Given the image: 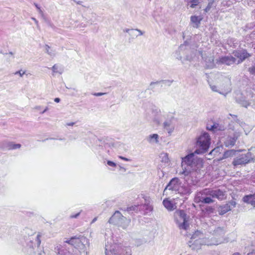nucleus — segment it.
Listing matches in <instances>:
<instances>
[{"mask_svg": "<svg viewBox=\"0 0 255 255\" xmlns=\"http://www.w3.org/2000/svg\"><path fill=\"white\" fill-rule=\"evenodd\" d=\"M224 197L225 192L221 189L212 190L205 188L197 193L195 197V201L198 203L209 204L214 202L212 198H216L222 200Z\"/></svg>", "mask_w": 255, "mask_h": 255, "instance_id": "f257e3e1", "label": "nucleus"}, {"mask_svg": "<svg viewBox=\"0 0 255 255\" xmlns=\"http://www.w3.org/2000/svg\"><path fill=\"white\" fill-rule=\"evenodd\" d=\"M41 235L33 233L29 236L25 240L26 246L24 252L27 255H44L45 253L39 249L41 243Z\"/></svg>", "mask_w": 255, "mask_h": 255, "instance_id": "f03ea898", "label": "nucleus"}, {"mask_svg": "<svg viewBox=\"0 0 255 255\" xmlns=\"http://www.w3.org/2000/svg\"><path fill=\"white\" fill-rule=\"evenodd\" d=\"M112 233H110V236H108V233H105L107 241L105 243L106 255H131V251L129 248H123L120 245L112 243Z\"/></svg>", "mask_w": 255, "mask_h": 255, "instance_id": "7ed1b4c3", "label": "nucleus"}, {"mask_svg": "<svg viewBox=\"0 0 255 255\" xmlns=\"http://www.w3.org/2000/svg\"><path fill=\"white\" fill-rule=\"evenodd\" d=\"M246 93L247 97L240 93L237 94L235 97L236 102L246 108L251 106L255 109V88L247 89Z\"/></svg>", "mask_w": 255, "mask_h": 255, "instance_id": "20e7f679", "label": "nucleus"}, {"mask_svg": "<svg viewBox=\"0 0 255 255\" xmlns=\"http://www.w3.org/2000/svg\"><path fill=\"white\" fill-rule=\"evenodd\" d=\"M210 144L211 138L209 134L206 132L202 133L197 138L195 153L197 154L205 153L208 151Z\"/></svg>", "mask_w": 255, "mask_h": 255, "instance_id": "39448f33", "label": "nucleus"}, {"mask_svg": "<svg viewBox=\"0 0 255 255\" xmlns=\"http://www.w3.org/2000/svg\"><path fill=\"white\" fill-rule=\"evenodd\" d=\"M196 55H201L202 58L204 60L205 63V66L207 68L211 69L215 67V65L214 62L213 56L211 54L209 56H207L206 54H203L201 51H197V50L192 51L191 55H186L185 59L190 61H192Z\"/></svg>", "mask_w": 255, "mask_h": 255, "instance_id": "423d86ee", "label": "nucleus"}, {"mask_svg": "<svg viewBox=\"0 0 255 255\" xmlns=\"http://www.w3.org/2000/svg\"><path fill=\"white\" fill-rule=\"evenodd\" d=\"M108 222L121 226L123 229H126L130 223V220H128L119 211H116L110 218Z\"/></svg>", "mask_w": 255, "mask_h": 255, "instance_id": "0eeeda50", "label": "nucleus"}, {"mask_svg": "<svg viewBox=\"0 0 255 255\" xmlns=\"http://www.w3.org/2000/svg\"><path fill=\"white\" fill-rule=\"evenodd\" d=\"M196 153L191 152L185 157L182 158L181 166L182 167L183 171L180 173V174H183L185 176H188L189 174V167L191 166L193 160L195 159Z\"/></svg>", "mask_w": 255, "mask_h": 255, "instance_id": "6e6552de", "label": "nucleus"}, {"mask_svg": "<svg viewBox=\"0 0 255 255\" xmlns=\"http://www.w3.org/2000/svg\"><path fill=\"white\" fill-rule=\"evenodd\" d=\"M253 161L252 154L248 152L246 154H242L237 156L232 162L233 165L237 167L239 165H245Z\"/></svg>", "mask_w": 255, "mask_h": 255, "instance_id": "1a4fd4ad", "label": "nucleus"}, {"mask_svg": "<svg viewBox=\"0 0 255 255\" xmlns=\"http://www.w3.org/2000/svg\"><path fill=\"white\" fill-rule=\"evenodd\" d=\"M175 216L177 219L178 227L180 229L187 230L189 227L188 217L184 210H178Z\"/></svg>", "mask_w": 255, "mask_h": 255, "instance_id": "9d476101", "label": "nucleus"}, {"mask_svg": "<svg viewBox=\"0 0 255 255\" xmlns=\"http://www.w3.org/2000/svg\"><path fill=\"white\" fill-rule=\"evenodd\" d=\"M177 119L172 116H170L165 120L163 123V128L167 131L169 135H171L174 131Z\"/></svg>", "mask_w": 255, "mask_h": 255, "instance_id": "9b49d317", "label": "nucleus"}, {"mask_svg": "<svg viewBox=\"0 0 255 255\" xmlns=\"http://www.w3.org/2000/svg\"><path fill=\"white\" fill-rule=\"evenodd\" d=\"M180 183V180L178 178H173L166 185L164 192L167 190L178 191L179 190Z\"/></svg>", "mask_w": 255, "mask_h": 255, "instance_id": "f8f14e48", "label": "nucleus"}, {"mask_svg": "<svg viewBox=\"0 0 255 255\" xmlns=\"http://www.w3.org/2000/svg\"><path fill=\"white\" fill-rule=\"evenodd\" d=\"M189 51V47L188 42L185 41L184 44H181L178 49L174 53V56L176 59L182 60V55L187 54Z\"/></svg>", "mask_w": 255, "mask_h": 255, "instance_id": "ddd939ff", "label": "nucleus"}, {"mask_svg": "<svg viewBox=\"0 0 255 255\" xmlns=\"http://www.w3.org/2000/svg\"><path fill=\"white\" fill-rule=\"evenodd\" d=\"M205 245L204 238H200L196 240H190L188 242V246L192 250L198 251L201 249V246Z\"/></svg>", "mask_w": 255, "mask_h": 255, "instance_id": "4468645a", "label": "nucleus"}, {"mask_svg": "<svg viewBox=\"0 0 255 255\" xmlns=\"http://www.w3.org/2000/svg\"><path fill=\"white\" fill-rule=\"evenodd\" d=\"M153 210V207L150 204L148 200L145 199V203L139 205V212L141 214L147 215L150 213Z\"/></svg>", "mask_w": 255, "mask_h": 255, "instance_id": "2eb2a0df", "label": "nucleus"}, {"mask_svg": "<svg viewBox=\"0 0 255 255\" xmlns=\"http://www.w3.org/2000/svg\"><path fill=\"white\" fill-rule=\"evenodd\" d=\"M234 55L236 57V64H239L243 61L246 58H248L250 55L246 50H241L236 51L233 52Z\"/></svg>", "mask_w": 255, "mask_h": 255, "instance_id": "dca6fc26", "label": "nucleus"}, {"mask_svg": "<svg viewBox=\"0 0 255 255\" xmlns=\"http://www.w3.org/2000/svg\"><path fill=\"white\" fill-rule=\"evenodd\" d=\"M203 162L202 159L196 156L191 166H189V173L192 171H197L202 167Z\"/></svg>", "mask_w": 255, "mask_h": 255, "instance_id": "f3484780", "label": "nucleus"}, {"mask_svg": "<svg viewBox=\"0 0 255 255\" xmlns=\"http://www.w3.org/2000/svg\"><path fill=\"white\" fill-rule=\"evenodd\" d=\"M237 59L232 56H222L219 58L217 61V63L224 64L227 65H231L233 64L236 63Z\"/></svg>", "mask_w": 255, "mask_h": 255, "instance_id": "a211bd4d", "label": "nucleus"}, {"mask_svg": "<svg viewBox=\"0 0 255 255\" xmlns=\"http://www.w3.org/2000/svg\"><path fill=\"white\" fill-rule=\"evenodd\" d=\"M236 205V202L234 200L229 201L226 204L220 207V214L224 215L228 211L231 210L233 208H235Z\"/></svg>", "mask_w": 255, "mask_h": 255, "instance_id": "6ab92c4d", "label": "nucleus"}, {"mask_svg": "<svg viewBox=\"0 0 255 255\" xmlns=\"http://www.w3.org/2000/svg\"><path fill=\"white\" fill-rule=\"evenodd\" d=\"M225 232L223 228L218 227L214 231L213 235L216 236V237L220 240L222 243H224L225 241Z\"/></svg>", "mask_w": 255, "mask_h": 255, "instance_id": "aec40b11", "label": "nucleus"}, {"mask_svg": "<svg viewBox=\"0 0 255 255\" xmlns=\"http://www.w3.org/2000/svg\"><path fill=\"white\" fill-rule=\"evenodd\" d=\"M205 245L207 246L218 245L223 243L216 236H213L210 238H204Z\"/></svg>", "mask_w": 255, "mask_h": 255, "instance_id": "412c9836", "label": "nucleus"}, {"mask_svg": "<svg viewBox=\"0 0 255 255\" xmlns=\"http://www.w3.org/2000/svg\"><path fill=\"white\" fill-rule=\"evenodd\" d=\"M71 245L72 246H78L80 243H83L85 241L87 242V239L82 236H74L70 239Z\"/></svg>", "mask_w": 255, "mask_h": 255, "instance_id": "4be33fe9", "label": "nucleus"}, {"mask_svg": "<svg viewBox=\"0 0 255 255\" xmlns=\"http://www.w3.org/2000/svg\"><path fill=\"white\" fill-rule=\"evenodd\" d=\"M243 201L245 203L250 204L255 207V194L245 196L243 198Z\"/></svg>", "mask_w": 255, "mask_h": 255, "instance_id": "5701e85b", "label": "nucleus"}, {"mask_svg": "<svg viewBox=\"0 0 255 255\" xmlns=\"http://www.w3.org/2000/svg\"><path fill=\"white\" fill-rule=\"evenodd\" d=\"M202 19L200 16L192 15L190 17L191 22L194 24L193 26L196 28L199 27Z\"/></svg>", "mask_w": 255, "mask_h": 255, "instance_id": "b1692460", "label": "nucleus"}, {"mask_svg": "<svg viewBox=\"0 0 255 255\" xmlns=\"http://www.w3.org/2000/svg\"><path fill=\"white\" fill-rule=\"evenodd\" d=\"M210 86L213 91L218 92L224 96H226V95L231 91V88L230 87L227 88L224 92H221L217 89V87L215 85H210Z\"/></svg>", "mask_w": 255, "mask_h": 255, "instance_id": "393cba45", "label": "nucleus"}, {"mask_svg": "<svg viewBox=\"0 0 255 255\" xmlns=\"http://www.w3.org/2000/svg\"><path fill=\"white\" fill-rule=\"evenodd\" d=\"M237 139V137L235 135L233 136H229L225 142V145L227 147L233 146L235 145Z\"/></svg>", "mask_w": 255, "mask_h": 255, "instance_id": "a878e982", "label": "nucleus"}, {"mask_svg": "<svg viewBox=\"0 0 255 255\" xmlns=\"http://www.w3.org/2000/svg\"><path fill=\"white\" fill-rule=\"evenodd\" d=\"M159 135L156 133L150 134L146 138L147 141L150 143H157L159 142Z\"/></svg>", "mask_w": 255, "mask_h": 255, "instance_id": "bb28decb", "label": "nucleus"}, {"mask_svg": "<svg viewBox=\"0 0 255 255\" xmlns=\"http://www.w3.org/2000/svg\"><path fill=\"white\" fill-rule=\"evenodd\" d=\"M162 203L165 208L168 211H172L174 210V205L170 200L165 199L163 200Z\"/></svg>", "mask_w": 255, "mask_h": 255, "instance_id": "cd10ccee", "label": "nucleus"}, {"mask_svg": "<svg viewBox=\"0 0 255 255\" xmlns=\"http://www.w3.org/2000/svg\"><path fill=\"white\" fill-rule=\"evenodd\" d=\"M178 191V193L183 195H189L191 193V190L190 188L186 186H181Z\"/></svg>", "mask_w": 255, "mask_h": 255, "instance_id": "c85d7f7f", "label": "nucleus"}, {"mask_svg": "<svg viewBox=\"0 0 255 255\" xmlns=\"http://www.w3.org/2000/svg\"><path fill=\"white\" fill-rule=\"evenodd\" d=\"M55 251L59 255H62L63 254H65V255H70L69 252L65 251L62 249V247L61 245H58L55 248Z\"/></svg>", "mask_w": 255, "mask_h": 255, "instance_id": "c756f323", "label": "nucleus"}, {"mask_svg": "<svg viewBox=\"0 0 255 255\" xmlns=\"http://www.w3.org/2000/svg\"><path fill=\"white\" fill-rule=\"evenodd\" d=\"M99 145L103 146H104L105 148H106L107 147L111 146V145L112 146H116L117 143H112V142H108L106 141V140H99Z\"/></svg>", "mask_w": 255, "mask_h": 255, "instance_id": "7c9ffc66", "label": "nucleus"}, {"mask_svg": "<svg viewBox=\"0 0 255 255\" xmlns=\"http://www.w3.org/2000/svg\"><path fill=\"white\" fill-rule=\"evenodd\" d=\"M51 69L53 73H59V74H61L63 72V68L57 64L54 65Z\"/></svg>", "mask_w": 255, "mask_h": 255, "instance_id": "2f4dec72", "label": "nucleus"}, {"mask_svg": "<svg viewBox=\"0 0 255 255\" xmlns=\"http://www.w3.org/2000/svg\"><path fill=\"white\" fill-rule=\"evenodd\" d=\"M201 0H187V6L191 8H195L199 3Z\"/></svg>", "mask_w": 255, "mask_h": 255, "instance_id": "473e14b6", "label": "nucleus"}, {"mask_svg": "<svg viewBox=\"0 0 255 255\" xmlns=\"http://www.w3.org/2000/svg\"><path fill=\"white\" fill-rule=\"evenodd\" d=\"M151 113H152V114L153 115V117H152V118L150 117L149 118H147V119L148 120L153 119L156 116H158L159 114L160 113V110L159 108H158L154 107V108L152 109Z\"/></svg>", "mask_w": 255, "mask_h": 255, "instance_id": "72a5a7b5", "label": "nucleus"}, {"mask_svg": "<svg viewBox=\"0 0 255 255\" xmlns=\"http://www.w3.org/2000/svg\"><path fill=\"white\" fill-rule=\"evenodd\" d=\"M139 205H134L127 208V211L129 213H132L133 212L138 213L139 212Z\"/></svg>", "mask_w": 255, "mask_h": 255, "instance_id": "f704fd0d", "label": "nucleus"}, {"mask_svg": "<svg viewBox=\"0 0 255 255\" xmlns=\"http://www.w3.org/2000/svg\"><path fill=\"white\" fill-rule=\"evenodd\" d=\"M203 235L202 233L199 231H196L192 235L191 240H196L197 239L203 238Z\"/></svg>", "mask_w": 255, "mask_h": 255, "instance_id": "c9c22d12", "label": "nucleus"}, {"mask_svg": "<svg viewBox=\"0 0 255 255\" xmlns=\"http://www.w3.org/2000/svg\"><path fill=\"white\" fill-rule=\"evenodd\" d=\"M160 158H161V161L165 163H168L169 159L168 154L166 153H162L160 154Z\"/></svg>", "mask_w": 255, "mask_h": 255, "instance_id": "e433bc0d", "label": "nucleus"}, {"mask_svg": "<svg viewBox=\"0 0 255 255\" xmlns=\"http://www.w3.org/2000/svg\"><path fill=\"white\" fill-rule=\"evenodd\" d=\"M159 82H160V84L159 85L161 87H162L163 85H166L169 86H170L171 84L173 82V80H166L159 81Z\"/></svg>", "mask_w": 255, "mask_h": 255, "instance_id": "4c0bfd02", "label": "nucleus"}, {"mask_svg": "<svg viewBox=\"0 0 255 255\" xmlns=\"http://www.w3.org/2000/svg\"><path fill=\"white\" fill-rule=\"evenodd\" d=\"M219 125L217 124H214L213 125L211 126L210 127H207V128L209 130H212L214 131H217L218 130H221L220 128H218Z\"/></svg>", "mask_w": 255, "mask_h": 255, "instance_id": "58836bf2", "label": "nucleus"}, {"mask_svg": "<svg viewBox=\"0 0 255 255\" xmlns=\"http://www.w3.org/2000/svg\"><path fill=\"white\" fill-rule=\"evenodd\" d=\"M247 255H255V242L251 246L249 252Z\"/></svg>", "mask_w": 255, "mask_h": 255, "instance_id": "ea45409f", "label": "nucleus"}, {"mask_svg": "<svg viewBox=\"0 0 255 255\" xmlns=\"http://www.w3.org/2000/svg\"><path fill=\"white\" fill-rule=\"evenodd\" d=\"M160 84V82L156 81L155 82H151L150 84V85L148 88V90H152L155 88V85H159Z\"/></svg>", "mask_w": 255, "mask_h": 255, "instance_id": "a19ab883", "label": "nucleus"}, {"mask_svg": "<svg viewBox=\"0 0 255 255\" xmlns=\"http://www.w3.org/2000/svg\"><path fill=\"white\" fill-rule=\"evenodd\" d=\"M21 146L20 144H10L9 149H14L19 148Z\"/></svg>", "mask_w": 255, "mask_h": 255, "instance_id": "79ce46f5", "label": "nucleus"}, {"mask_svg": "<svg viewBox=\"0 0 255 255\" xmlns=\"http://www.w3.org/2000/svg\"><path fill=\"white\" fill-rule=\"evenodd\" d=\"M249 71L251 74L255 75V64L249 68Z\"/></svg>", "mask_w": 255, "mask_h": 255, "instance_id": "37998d69", "label": "nucleus"}, {"mask_svg": "<svg viewBox=\"0 0 255 255\" xmlns=\"http://www.w3.org/2000/svg\"><path fill=\"white\" fill-rule=\"evenodd\" d=\"M107 164L109 166L113 167H115L117 166V164L115 162H114L112 161H111V160L107 161Z\"/></svg>", "mask_w": 255, "mask_h": 255, "instance_id": "c03bdc74", "label": "nucleus"}, {"mask_svg": "<svg viewBox=\"0 0 255 255\" xmlns=\"http://www.w3.org/2000/svg\"><path fill=\"white\" fill-rule=\"evenodd\" d=\"M80 213H81V211H80L75 214H71L70 216V218H71V219L77 218L79 217V216L80 215Z\"/></svg>", "mask_w": 255, "mask_h": 255, "instance_id": "a18cd8bd", "label": "nucleus"}, {"mask_svg": "<svg viewBox=\"0 0 255 255\" xmlns=\"http://www.w3.org/2000/svg\"><path fill=\"white\" fill-rule=\"evenodd\" d=\"M46 49V52L50 56H54V53H52V52H50L49 51V49H50V47L48 45H46L45 46Z\"/></svg>", "mask_w": 255, "mask_h": 255, "instance_id": "49530a36", "label": "nucleus"}, {"mask_svg": "<svg viewBox=\"0 0 255 255\" xmlns=\"http://www.w3.org/2000/svg\"><path fill=\"white\" fill-rule=\"evenodd\" d=\"M22 70H19L18 71H16L14 73L15 75H19L21 77L23 76V75L25 74V71H23L21 72Z\"/></svg>", "mask_w": 255, "mask_h": 255, "instance_id": "de8ad7c7", "label": "nucleus"}, {"mask_svg": "<svg viewBox=\"0 0 255 255\" xmlns=\"http://www.w3.org/2000/svg\"><path fill=\"white\" fill-rule=\"evenodd\" d=\"M92 94L95 96L98 97V96H101L104 95L106 94V93L99 92V93H92Z\"/></svg>", "mask_w": 255, "mask_h": 255, "instance_id": "09e8293b", "label": "nucleus"}, {"mask_svg": "<svg viewBox=\"0 0 255 255\" xmlns=\"http://www.w3.org/2000/svg\"><path fill=\"white\" fill-rule=\"evenodd\" d=\"M206 211L209 213H213L214 211V208H212V207H207L206 208Z\"/></svg>", "mask_w": 255, "mask_h": 255, "instance_id": "8fccbe9b", "label": "nucleus"}, {"mask_svg": "<svg viewBox=\"0 0 255 255\" xmlns=\"http://www.w3.org/2000/svg\"><path fill=\"white\" fill-rule=\"evenodd\" d=\"M134 29H128V28H126V29H125L124 30V32H126L127 33H128L129 34V33L130 32H131L132 33H133V32L134 31Z\"/></svg>", "mask_w": 255, "mask_h": 255, "instance_id": "3c124183", "label": "nucleus"}, {"mask_svg": "<svg viewBox=\"0 0 255 255\" xmlns=\"http://www.w3.org/2000/svg\"><path fill=\"white\" fill-rule=\"evenodd\" d=\"M212 3H211V2H209L207 5V6L206 7V8L205 9V10L207 12L208 11L210 8H211V5H212Z\"/></svg>", "mask_w": 255, "mask_h": 255, "instance_id": "603ef678", "label": "nucleus"}, {"mask_svg": "<svg viewBox=\"0 0 255 255\" xmlns=\"http://www.w3.org/2000/svg\"><path fill=\"white\" fill-rule=\"evenodd\" d=\"M119 158L123 160L126 161H129L131 160L130 159L123 157L122 156H120Z\"/></svg>", "mask_w": 255, "mask_h": 255, "instance_id": "864d4df0", "label": "nucleus"}, {"mask_svg": "<svg viewBox=\"0 0 255 255\" xmlns=\"http://www.w3.org/2000/svg\"><path fill=\"white\" fill-rule=\"evenodd\" d=\"M78 252L80 253V255H88V252L85 250H84L82 252L78 251Z\"/></svg>", "mask_w": 255, "mask_h": 255, "instance_id": "5fc2aeb1", "label": "nucleus"}, {"mask_svg": "<svg viewBox=\"0 0 255 255\" xmlns=\"http://www.w3.org/2000/svg\"><path fill=\"white\" fill-rule=\"evenodd\" d=\"M134 31H138V33H139V34L138 35H141L143 34V32L141 31L140 29H134Z\"/></svg>", "mask_w": 255, "mask_h": 255, "instance_id": "6e6d98bb", "label": "nucleus"}, {"mask_svg": "<svg viewBox=\"0 0 255 255\" xmlns=\"http://www.w3.org/2000/svg\"><path fill=\"white\" fill-rule=\"evenodd\" d=\"M119 166L120 170H121V171H122L123 172H125L126 171V169L125 167H122L121 165H119Z\"/></svg>", "mask_w": 255, "mask_h": 255, "instance_id": "4d7b16f0", "label": "nucleus"}, {"mask_svg": "<svg viewBox=\"0 0 255 255\" xmlns=\"http://www.w3.org/2000/svg\"><path fill=\"white\" fill-rule=\"evenodd\" d=\"M135 31L133 32V33H132L131 32H130L129 33V35L130 36H135V37H137L138 35H136L135 33Z\"/></svg>", "mask_w": 255, "mask_h": 255, "instance_id": "13d9d810", "label": "nucleus"}, {"mask_svg": "<svg viewBox=\"0 0 255 255\" xmlns=\"http://www.w3.org/2000/svg\"><path fill=\"white\" fill-rule=\"evenodd\" d=\"M54 101L56 103H59L60 101V99L59 98H56L54 99Z\"/></svg>", "mask_w": 255, "mask_h": 255, "instance_id": "bf43d9fd", "label": "nucleus"}, {"mask_svg": "<svg viewBox=\"0 0 255 255\" xmlns=\"http://www.w3.org/2000/svg\"><path fill=\"white\" fill-rule=\"evenodd\" d=\"M37 10H38V12H39L40 14L43 15V11H42V10L41 9V8H39V9H38Z\"/></svg>", "mask_w": 255, "mask_h": 255, "instance_id": "052dcab7", "label": "nucleus"}, {"mask_svg": "<svg viewBox=\"0 0 255 255\" xmlns=\"http://www.w3.org/2000/svg\"><path fill=\"white\" fill-rule=\"evenodd\" d=\"M34 5H35V6L36 7L37 9L38 10V9H39L40 6L36 3H34Z\"/></svg>", "mask_w": 255, "mask_h": 255, "instance_id": "680f3d73", "label": "nucleus"}, {"mask_svg": "<svg viewBox=\"0 0 255 255\" xmlns=\"http://www.w3.org/2000/svg\"><path fill=\"white\" fill-rule=\"evenodd\" d=\"M74 1H75V2H76L77 4H81V3H82V1H76L75 0H73Z\"/></svg>", "mask_w": 255, "mask_h": 255, "instance_id": "e2e57ef3", "label": "nucleus"}, {"mask_svg": "<svg viewBox=\"0 0 255 255\" xmlns=\"http://www.w3.org/2000/svg\"><path fill=\"white\" fill-rule=\"evenodd\" d=\"M64 243H67V244H68L69 245H71V241H70V239L69 240H67L64 241Z\"/></svg>", "mask_w": 255, "mask_h": 255, "instance_id": "0e129e2a", "label": "nucleus"}, {"mask_svg": "<svg viewBox=\"0 0 255 255\" xmlns=\"http://www.w3.org/2000/svg\"><path fill=\"white\" fill-rule=\"evenodd\" d=\"M32 19L33 20H34V22H35L36 24H37V23H38V21L36 19V18H34V17H32Z\"/></svg>", "mask_w": 255, "mask_h": 255, "instance_id": "69168bd1", "label": "nucleus"}, {"mask_svg": "<svg viewBox=\"0 0 255 255\" xmlns=\"http://www.w3.org/2000/svg\"><path fill=\"white\" fill-rule=\"evenodd\" d=\"M48 110V108L46 107L43 112H42V114H43L46 111H47Z\"/></svg>", "mask_w": 255, "mask_h": 255, "instance_id": "338daca9", "label": "nucleus"}, {"mask_svg": "<svg viewBox=\"0 0 255 255\" xmlns=\"http://www.w3.org/2000/svg\"><path fill=\"white\" fill-rule=\"evenodd\" d=\"M232 255H241V254L239 253H235L233 254Z\"/></svg>", "mask_w": 255, "mask_h": 255, "instance_id": "774afa93", "label": "nucleus"}]
</instances>
